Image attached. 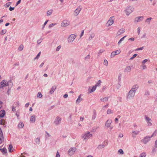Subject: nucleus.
Here are the masks:
<instances>
[{
  "instance_id": "33",
  "label": "nucleus",
  "mask_w": 157,
  "mask_h": 157,
  "mask_svg": "<svg viewBox=\"0 0 157 157\" xmlns=\"http://www.w3.org/2000/svg\"><path fill=\"white\" fill-rule=\"evenodd\" d=\"M24 126V124L22 122L20 123L18 125V128H22Z\"/></svg>"
},
{
  "instance_id": "54",
  "label": "nucleus",
  "mask_w": 157,
  "mask_h": 157,
  "mask_svg": "<svg viewBox=\"0 0 157 157\" xmlns=\"http://www.w3.org/2000/svg\"><path fill=\"white\" fill-rule=\"evenodd\" d=\"M42 40L41 39H40L39 40H38L37 41V43L38 44H39L40 43H41L42 41Z\"/></svg>"
},
{
  "instance_id": "44",
  "label": "nucleus",
  "mask_w": 157,
  "mask_h": 157,
  "mask_svg": "<svg viewBox=\"0 0 157 157\" xmlns=\"http://www.w3.org/2000/svg\"><path fill=\"white\" fill-rule=\"evenodd\" d=\"M144 95L146 96H149L150 95V92L148 90H147L145 91Z\"/></svg>"
},
{
  "instance_id": "16",
  "label": "nucleus",
  "mask_w": 157,
  "mask_h": 157,
  "mask_svg": "<svg viewBox=\"0 0 157 157\" xmlns=\"http://www.w3.org/2000/svg\"><path fill=\"white\" fill-rule=\"evenodd\" d=\"M140 132L139 131L136 130V131H132V136L133 138H135L136 137V135L138 134Z\"/></svg>"
},
{
  "instance_id": "62",
  "label": "nucleus",
  "mask_w": 157,
  "mask_h": 157,
  "mask_svg": "<svg viewBox=\"0 0 157 157\" xmlns=\"http://www.w3.org/2000/svg\"><path fill=\"white\" fill-rule=\"evenodd\" d=\"M84 30H82L81 32V33L80 34V37H81L83 35Z\"/></svg>"
},
{
  "instance_id": "58",
  "label": "nucleus",
  "mask_w": 157,
  "mask_h": 157,
  "mask_svg": "<svg viewBox=\"0 0 157 157\" xmlns=\"http://www.w3.org/2000/svg\"><path fill=\"white\" fill-rule=\"evenodd\" d=\"M21 0H19L16 3V6H17L21 2Z\"/></svg>"
},
{
  "instance_id": "23",
  "label": "nucleus",
  "mask_w": 157,
  "mask_h": 157,
  "mask_svg": "<svg viewBox=\"0 0 157 157\" xmlns=\"http://www.w3.org/2000/svg\"><path fill=\"white\" fill-rule=\"evenodd\" d=\"M96 113L95 110H94L93 111V114L92 117V120H94L96 118Z\"/></svg>"
},
{
  "instance_id": "35",
  "label": "nucleus",
  "mask_w": 157,
  "mask_h": 157,
  "mask_svg": "<svg viewBox=\"0 0 157 157\" xmlns=\"http://www.w3.org/2000/svg\"><path fill=\"white\" fill-rule=\"evenodd\" d=\"M126 37V36H124V37H123L118 42V45H119L120 44L122 41L124 40V38H125Z\"/></svg>"
},
{
  "instance_id": "2",
  "label": "nucleus",
  "mask_w": 157,
  "mask_h": 157,
  "mask_svg": "<svg viewBox=\"0 0 157 157\" xmlns=\"http://www.w3.org/2000/svg\"><path fill=\"white\" fill-rule=\"evenodd\" d=\"M9 85L11 86L13 85V83L11 80L7 82L6 80H3L0 83V88H2L4 86H8Z\"/></svg>"
},
{
  "instance_id": "52",
  "label": "nucleus",
  "mask_w": 157,
  "mask_h": 157,
  "mask_svg": "<svg viewBox=\"0 0 157 157\" xmlns=\"http://www.w3.org/2000/svg\"><path fill=\"white\" fill-rule=\"evenodd\" d=\"M40 52L35 57L34 59H38L39 58V56H40Z\"/></svg>"
},
{
  "instance_id": "56",
  "label": "nucleus",
  "mask_w": 157,
  "mask_h": 157,
  "mask_svg": "<svg viewBox=\"0 0 157 157\" xmlns=\"http://www.w3.org/2000/svg\"><path fill=\"white\" fill-rule=\"evenodd\" d=\"M144 47H142L138 48L136 49V51H138L140 50H142L143 49Z\"/></svg>"
},
{
  "instance_id": "7",
  "label": "nucleus",
  "mask_w": 157,
  "mask_h": 157,
  "mask_svg": "<svg viewBox=\"0 0 157 157\" xmlns=\"http://www.w3.org/2000/svg\"><path fill=\"white\" fill-rule=\"evenodd\" d=\"M62 118L59 116H57L55 118L54 121V123L56 125H58L61 123Z\"/></svg>"
},
{
  "instance_id": "51",
  "label": "nucleus",
  "mask_w": 157,
  "mask_h": 157,
  "mask_svg": "<svg viewBox=\"0 0 157 157\" xmlns=\"http://www.w3.org/2000/svg\"><path fill=\"white\" fill-rule=\"evenodd\" d=\"M115 52L116 53V55L119 54L121 52L120 51V50H117V51H115Z\"/></svg>"
},
{
  "instance_id": "13",
  "label": "nucleus",
  "mask_w": 157,
  "mask_h": 157,
  "mask_svg": "<svg viewBox=\"0 0 157 157\" xmlns=\"http://www.w3.org/2000/svg\"><path fill=\"white\" fill-rule=\"evenodd\" d=\"M114 17L113 16L111 17L109 19L107 22L108 24V26H109L112 25L114 23V21L113 19V18Z\"/></svg>"
},
{
  "instance_id": "18",
  "label": "nucleus",
  "mask_w": 157,
  "mask_h": 157,
  "mask_svg": "<svg viewBox=\"0 0 157 157\" xmlns=\"http://www.w3.org/2000/svg\"><path fill=\"white\" fill-rule=\"evenodd\" d=\"M81 95L82 94H80L76 100V102L77 104H78L82 100V98H81Z\"/></svg>"
},
{
  "instance_id": "53",
  "label": "nucleus",
  "mask_w": 157,
  "mask_h": 157,
  "mask_svg": "<svg viewBox=\"0 0 157 157\" xmlns=\"http://www.w3.org/2000/svg\"><path fill=\"white\" fill-rule=\"evenodd\" d=\"M56 157H60V155L59 154V153L58 152V151H57L56 152Z\"/></svg>"
},
{
  "instance_id": "5",
  "label": "nucleus",
  "mask_w": 157,
  "mask_h": 157,
  "mask_svg": "<svg viewBox=\"0 0 157 157\" xmlns=\"http://www.w3.org/2000/svg\"><path fill=\"white\" fill-rule=\"evenodd\" d=\"M133 10V9L132 7L129 6L125 10V13L128 16Z\"/></svg>"
},
{
  "instance_id": "55",
  "label": "nucleus",
  "mask_w": 157,
  "mask_h": 157,
  "mask_svg": "<svg viewBox=\"0 0 157 157\" xmlns=\"http://www.w3.org/2000/svg\"><path fill=\"white\" fill-rule=\"evenodd\" d=\"M60 48H61V46L60 45L58 46L57 47V48L56 49V51H57V52L59 50V49H60Z\"/></svg>"
},
{
  "instance_id": "45",
  "label": "nucleus",
  "mask_w": 157,
  "mask_h": 157,
  "mask_svg": "<svg viewBox=\"0 0 157 157\" xmlns=\"http://www.w3.org/2000/svg\"><path fill=\"white\" fill-rule=\"evenodd\" d=\"M43 95L40 92H38L37 94V97L39 98L42 97Z\"/></svg>"
},
{
  "instance_id": "50",
  "label": "nucleus",
  "mask_w": 157,
  "mask_h": 157,
  "mask_svg": "<svg viewBox=\"0 0 157 157\" xmlns=\"http://www.w3.org/2000/svg\"><path fill=\"white\" fill-rule=\"evenodd\" d=\"M56 24L52 23L49 25V28H52V27H53L54 26L56 25Z\"/></svg>"
},
{
  "instance_id": "59",
  "label": "nucleus",
  "mask_w": 157,
  "mask_h": 157,
  "mask_svg": "<svg viewBox=\"0 0 157 157\" xmlns=\"http://www.w3.org/2000/svg\"><path fill=\"white\" fill-rule=\"evenodd\" d=\"M14 9V7H12L11 6H10L9 8V10L10 11H12Z\"/></svg>"
},
{
  "instance_id": "24",
  "label": "nucleus",
  "mask_w": 157,
  "mask_h": 157,
  "mask_svg": "<svg viewBox=\"0 0 157 157\" xmlns=\"http://www.w3.org/2000/svg\"><path fill=\"white\" fill-rule=\"evenodd\" d=\"M109 98L108 97H106L103 98H101L100 99V100L103 102H106L108 101Z\"/></svg>"
},
{
  "instance_id": "61",
  "label": "nucleus",
  "mask_w": 157,
  "mask_h": 157,
  "mask_svg": "<svg viewBox=\"0 0 157 157\" xmlns=\"http://www.w3.org/2000/svg\"><path fill=\"white\" fill-rule=\"evenodd\" d=\"M155 147L156 148L157 147V140L155 142Z\"/></svg>"
},
{
  "instance_id": "6",
  "label": "nucleus",
  "mask_w": 157,
  "mask_h": 157,
  "mask_svg": "<svg viewBox=\"0 0 157 157\" xmlns=\"http://www.w3.org/2000/svg\"><path fill=\"white\" fill-rule=\"evenodd\" d=\"M70 22L69 21L67 20H64L61 23V26L63 27H65L70 25Z\"/></svg>"
},
{
  "instance_id": "15",
  "label": "nucleus",
  "mask_w": 157,
  "mask_h": 157,
  "mask_svg": "<svg viewBox=\"0 0 157 157\" xmlns=\"http://www.w3.org/2000/svg\"><path fill=\"white\" fill-rule=\"evenodd\" d=\"M125 31V30L124 29L122 28L120 29L117 32L116 35L117 36H118L121 34L124 33Z\"/></svg>"
},
{
  "instance_id": "57",
  "label": "nucleus",
  "mask_w": 157,
  "mask_h": 157,
  "mask_svg": "<svg viewBox=\"0 0 157 157\" xmlns=\"http://www.w3.org/2000/svg\"><path fill=\"white\" fill-rule=\"evenodd\" d=\"M147 59H145L142 62V64H144L145 63L147 62Z\"/></svg>"
},
{
  "instance_id": "34",
  "label": "nucleus",
  "mask_w": 157,
  "mask_h": 157,
  "mask_svg": "<svg viewBox=\"0 0 157 157\" xmlns=\"http://www.w3.org/2000/svg\"><path fill=\"white\" fill-rule=\"evenodd\" d=\"M152 19V18L151 17H150L147 18L145 22H147L148 24H149L150 23L151 20Z\"/></svg>"
},
{
  "instance_id": "1",
  "label": "nucleus",
  "mask_w": 157,
  "mask_h": 157,
  "mask_svg": "<svg viewBox=\"0 0 157 157\" xmlns=\"http://www.w3.org/2000/svg\"><path fill=\"white\" fill-rule=\"evenodd\" d=\"M139 86L137 84L133 85L131 90L129 91L126 96L127 100H130L133 99L136 90L138 89Z\"/></svg>"
},
{
  "instance_id": "3",
  "label": "nucleus",
  "mask_w": 157,
  "mask_h": 157,
  "mask_svg": "<svg viewBox=\"0 0 157 157\" xmlns=\"http://www.w3.org/2000/svg\"><path fill=\"white\" fill-rule=\"evenodd\" d=\"M92 134L89 132H86L82 135L81 137L84 140H86L92 137Z\"/></svg>"
},
{
  "instance_id": "48",
  "label": "nucleus",
  "mask_w": 157,
  "mask_h": 157,
  "mask_svg": "<svg viewBox=\"0 0 157 157\" xmlns=\"http://www.w3.org/2000/svg\"><path fill=\"white\" fill-rule=\"evenodd\" d=\"M137 54H134L132 57L130 58V60H132L134 58L137 56Z\"/></svg>"
},
{
  "instance_id": "12",
  "label": "nucleus",
  "mask_w": 157,
  "mask_h": 157,
  "mask_svg": "<svg viewBox=\"0 0 157 157\" xmlns=\"http://www.w3.org/2000/svg\"><path fill=\"white\" fill-rule=\"evenodd\" d=\"M144 19V17L139 16L136 17L134 19V22L137 23L143 20Z\"/></svg>"
},
{
  "instance_id": "4",
  "label": "nucleus",
  "mask_w": 157,
  "mask_h": 157,
  "mask_svg": "<svg viewBox=\"0 0 157 157\" xmlns=\"http://www.w3.org/2000/svg\"><path fill=\"white\" fill-rule=\"evenodd\" d=\"M76 37L75 34H71L68 36L67 38L68 42L69 43H72Z\"/></svg>"
},
{
  "instance_id": "40",
  "label": "nucleus",
  "mask_w": 157,
  "mask_h": 157,
  "mask_svg": "<svg viewBox=\"0 0 157 157\" xmlns=\"http://www.w3.org/2000/svg\"><path fill=\"white\" fill-rule=\"evenodd\" d=\"M11 2L7 3L4 5V6L5 7H8L11 5Z\"/></svg>"
},
{
  "instance_id": "37",
  "label": "nucleus",
  "mask_w": 157,
  "mask_h": 157,
  "mask_svg": "<svg viewBox=\"0 0 157 157\" xmlns=\"http://www.w3.org/2000/svg\"><path fill=\"white\" fill-rule=\"evenodd\" d=\"M157 134V130H155L154 132L152 134V135L150 137H151V138L153 136H155Z\"/></svg>"
},
{
  "instance_id": "64",
  "label": "nucleus",
  "mask_w": 157,
  "mask_h": 157,
  "mask_svg": "<svg viewBox=\"0 0 157 157\" xmlns=\"http://www.w3.org/2000/svg\"><path fill=\"white\" fill-rule=\"evenodd\" d=\"M140 27H139L138 28V29H137V30H138V34H139L140 33Z\"/></svg>"
},
{
  "instance_id": "8",
  "label": "nucleus",
  "mask_w": 157,
  "mask_h": 157,
  "mask_svg": "<svg viewBox=\"0 0 157 157\" xmlns=\"http://www.w3.org/2000/svg\"><path fill=\"white\" fill-rule=\"evenodd\" d=\"M151 137L149 136L145 137L141 141L144 144H146L150 140Z\"/></svg>"
},
{
  "instance_id": "42",
  "label": "nucleus",
  "mask_w": 157,
  "mask_h": 157,
  "mask_svg": "<svg viewBox=\"0 0 157 157\" xmlns=\"http://www.w3.org/2000/svg\"><path fill=\"white\" fill-rule=\"evenodd\" d=\"M146 154L145 153L143 152L141 153L140 155V157H146Z\"/></svg>"
},
{
  "instance_id": "30",
  "label": "nucleus",
  "mask_w": 157,
  "mask_h": 157,
  "mask_svg": "<svg viewBox=\"0 0 157 157\" xmlns=\"http://www.w3.org/2000/svg\"><path fill=\"white\" fill-rule=\"evenodd\" d=\"M40 139L39 137L37 138L35 140V142L36 144H40Z\"/></svg>"
},
{
  "instance_id": "14",
  "label": "nucleus",
  "mask_w": 157,
  "mask_h": 157,
  "mask_svg": "<svg viewBox=\"0 0 157 157\" xmlns=\"http://www.w3.org/2000/svg\"><path fill=\"white\" fill-rule=\"evenodd\" d=\"M112 121L111 119H108L105 122V127L107 128H109L110 126V125L112 123Z\"/></svg>"
},
{
  "instance_id": "17",
  "label": "nucleus",
  "mask_w": 157,
  "mask_h": 157,
  "mask_svg": "<svg viewBox=\"0 0 157 157\" xmlns=\"http://www.w3.org/2000/svg\"><path fill=\"white\" fill-rule=\"evenodd\" d=\"M56 87L55 86H53L52 88L51 89L50 91H49V93L52 94L53 93L54 91L56 90Z\"/></svg>"
},
{
  "instance_id": "26",
  "label": "nucleus",
  "mask_w": 157,
  "mask_h": 157,
  "mask_svg": "<svg viewBox=\"0 0 157 157\" xmlns=\"http://www.w3.org/2000/svg\"><path fill=\"white\" fill-rule=\"evenodd\" d=\"M13 147L11 144L9 145L8 148L9 151L10 152H11L13 151Z\"/></svg>"
},
{
  "instance_id": "10",
  "label": "nucleus",
  "mask_w": 157,
  "mask_h": 157,
  "mask_svg": "<svg viewBox=\"0 0 157 157\" xmlns=\"http://www.w3.org/2000/svg\"><path fill=\"white\" fill-rule=\"evenodd\" d=\"M82 8L80 6L78 7L74 12V15L75 16H77L79 14Z\"/></svg>"
},
{
  "instance_id": "9",
  "label": "nucleus",
  "mask_w": 157,
  "mask_h": 157,
  "mask_svg": "<svg viewBox=\"0 0 157 157\" xmlns=\"http://www.w3.org/2000/svg\"><path fill=\"white\" fill-rule=\"evenodd\" d=\"M145 119L147 122L148 126H151L152 125V124L151 122V119L150 117H148L147 116H145Z\"/></svg>"
},
{
  "instance_id": "60",
  "label": "nucleus",
  "mask_w": 157,
  "mask_h": 157,
  "mask_svg": "<svg viewBox=\"0 0 157 157\" xmlns=\"http://www.w3.org/2000/svg\"><path fill=\"white\" fill-rule=\"evenodd\" d=\"M48 21V20H47L46 21H45V22L44 23V26H43V28H44V26L46 25V24L47 23V22Z\"/></svg>"
},
{
  "instance_id": "38",
  "label": "nucleus",
  "mask_w": 157,
  "mask_h": 157,
  "mask_svg": "<svg viewBox=\"0 0 157 157\" xmlns=\"http://www.w3.org/2000/svg\"><path fill=\"white\" fill-rule=\"evenodd\" d=\"M7 32V31L5 29H3L2 30L0 33V34L1 35H3L5 34Z\"/></svg>"
},
{
  "instance_id": "36",
  "label": "nucleus",
  "mask_w": 157,
  "mask_h": 157,
  "mask_svg": "<svg viewBox=\"0 0 157 157\" xmlns=\"http://www.w3.org/2000/svg\"><path fill=\"white\" fill-rule=\"evenodd\" d=\"M23 45H20L18 48V50L20 51H21L23 49Z\"/></svg>"
},
{
  "instance_id": "31",
  "label": "nucleus",
  "mask_w": 157,
  "mask_h": 157,
  "mask_svg": "<svg viewBox=\"0 0 157 157\" xmlns=\"http://www.w3.org/2000/svg\"><path fill=\"white\" fill-rule=\"evenodd\" d=\"M113 113V111L111 109H109L107 111V113L108 114H110Z\"/></svg>"
},
{
  "instance_id": "11",
  "label": "nucleus",
  "mask_w": 157,
  "mask_h": 157,
  "mask_svg": "<svg viewBox=\"0 0 157 157\" xmlns=\"http://www.w3.org/2000/svg\"><path fill=\"white\" fill-rule=\"evenodd\" d=\"M76 151L75 148V147L71 148L68 151V154L70 156L72 155Z\"/></svg>"
},
{
  "instance_id": "43",
  "label": "nucleus",
  "mask_w": 157,
  "mask_h": 157,
  "mask_svg": "<svg viewBox=\"0 0 157 157\" xmlns=\"http://www.w3.org/2000/svg\"><path fill=\"white\" fill-rule=\"evenodd\" d=\"M118 152L120 154H124V151L122 149H120L118 151Z\"/></svg>"
},
{
  "instance_id": "39",
  "label": "nucleus",
  "mask_w": 157,
  "mask_h": 157,
  "mask_svg": "<svg viewBox=\"0 0 157 157\" xmlns=\"http://www.w3.org/2000/svg\"><path fill=\"white\" fill-rule=\"evenodd\" d=\"M103 64L104 65L107 66L108 65V62L107 60L105 59L104 61Z\"/></svg>"
},
{
  "instance_id": "32",
  "label": "nucleus",
  "mask_w": 157,
  "mask_h": 157,
  "mask_svg": "<svg viewBox=\"0 0 157 157\" xmlns=\"http://www.w3.org/2000/svg\"><path fill=\"white\" fill-rule=\"evenodd\" d=\"M1 152L4 154L7 153V150L5 147L1 149Z\"/></svg>"
},
{
  "instance_id": "46",
  "label": "nucleus",
  "mask_w": 157,
  "mask_h": 157,
  "mask_svg": "<svg viewBox=\"0 0 157 157\" xmlns=\"http://www.w3.org/2000/svg\"><path fill=\"white\" fill-rule=\"evenodd\" d=\"M101 83V81L100 80H99L97 84L95 85L97 87L99 86Z\"/></svg>"
},
{
  "instance_id": "27",
  "label": "nucleus",
  "mask_w": 157,
  "mask_h": 157,
  "mask_svg": "<svg viewBox=\"0 0 157 157\" xmlns=\"http://www.w3.org/2000/svg\"><path fill=\"white\" fill-rule=\"evenodd\" d=\"M97 86L95 85L93 87L92 89L91 90L89 91V93H91L93 92L96 89Z\"/></svg>"
},
{
  "instance_id": "25",
  "label": "nucleus",
  "mask_w": 157,
  "mask_h": 157,
  "mask_svg": "<svg viewBox=\"0 0 157 157\" xmlns=\"http://www.w3.org/2000/svg\"><path fill=\"white\" fill-rule=\"evenodd\" d=\"M105 146L104 144L99 145L97 147V148L99 150L101 149L104 148L105 147Z\"/></svg>"
},
{
  "instance_id": "47",
  "label": "nucleus",
  "mask_w": 157,
  "mask_h": 157,
  "mask_svg": "<svg viewBox=\"0 0 157 157\" xmlns=\"http://www.w3.org/2000/svg\"><path fill=\"white\" fill-rule=\"evenodd\" d=\"M105 50H103L102 49H101L99 50V52L98 53V56L99 55V54L100 53H103L104 51Z\"/></svg>"
},
{
  "instance_id": "21",
  "label": "nucleus",
  "mask_w": 157,
  "mask_h": 157,
  "mask_svg": "<svg viewBox=\"0 0 157 157\" xmlns=\"http://www.w3.org/2000/svg\"><path fill=\"white\" fill-rule=\"evenodd\" d=\"M30 121L32 123H34L35 121V115L31 116L30 119Z\"/></svg>"
},
{
  "instance_id": "19",
  "label": "nucleus",
  "mask_w": 157,
  "mask_h": 157,
  "mask_svg": "<svg viewBox=\"0 0 157 157\" xmlns=\"http://www.w3.org/2000/svg\"><path fill=\"white\" fill-rule=\"evenodd\" d=\"M4 141V137L2 132H1L0 136V144L2 143Z\"/></svg>"
},
{
  "instance_id": "63",
  "label": "nucleus",
  "mask_w": 157,
  "mask_h": 157,
  "mask_svg": "<svg viewBox=\"0 0 157 157\" xmlns=\"http://www.w3.org/2000/svg\"><path fill=\"white\" fill-rule=\"evenodd\" d=\"M128 40H131V41H134V38H129Z\"/></svg>"
},
{
  "instance_id": "41",
  "label": "nucleus",
  "mask_w": 157,
  "mask_h": 157,
  "mask_svg": "<svg viewBox=\"0 0 157 157\" xmlns=\"http://www.w3.org/2000/svg\"><path fill=\"white\" fill-rule=\"evenodd\" d=\"M116 55L115 51L113 52L111 54V57L113 58L114 57L115 55Z\"/></svg>"
},
{
  "instance_id": "20",
  "label": "nucleus",
  "mask_w": 157,
  "mask_h": 157,
  "mask_svg": "<svg viewBox=\"0 0 157 157\" xmlns=\"http://www.w3.org/2000/svg\"><path fill=\"white\" fill-rule=\"evenodd\" d=\"M5 114V111L4 110H2L0 111V117H3Z\"/></svg>"
},
{
  "instance_id": "29",
  "label": "nucleus",
  "mask_w": 157,
  "mask_h": 157,
  "mask_svg": "<svg viewBox=\"0 0 157 157\" xmlns=\"http://www.w3.org/2000/svg\"><path fill=\"white\" fill-rule=\"evenodd\" d=\"M95 36V34L94 33H92L90 35L89 38V40H90L92 39Z\"/></svg>"
},
{
  "instance_id": "22",
  "label": "nucleus",
  "mask_w": 157,
  "mask_h": 157,
  "mask_svg": "<svg viewBox=\"0 0 157 157\" xmlns=\"http://www.w3.org/2000/svg\"><path fill=\"white\" fill-rule=\"evenodd\" d=\"M131 68L130 66H127L124 70L125 72H129L131 71Z\"/></svg>"
},
{
  "instance_id": "49",
  "label": "nucleus",
  "mask_w": 157,
  "mask_h": 157,
  "mask_svg": "<svg viewBox=\"0 0 157 157\" xmlns=\"http://www.w3.org/2000/svg\"><path fill=\"white\" fill-rule=\"evenodd\" d=\"M109 105L108 104H107L106 105L103 106L102 109L104 110L105 108H108L109 106Z\"/></svg>"
},
{
  "instance_id": "28",
  "label": "nucleus",
  "mask_w": 157,
  "mask_h": 157,
  "mask_svg": "<svg viewBox=\"0 0 157 157\" xmlns=\"http://www.w3.org/2000/svg\"><path fill=\"white\" fill-rule=\"evenodd\" d=\"M53 10H48L47 12V15L49 16L52 13Z\"/></svg>"
}]
</instances>
